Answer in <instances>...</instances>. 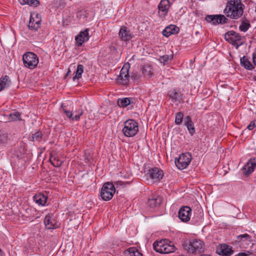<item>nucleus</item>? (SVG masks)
<instances>
[{"label": "nucleus", "mask_w": 256, "mask_h": 256, "mask_svg": "<svg viewBox=\"0 0 256 256\" xmlns=\"http://www.w3.org/2000/svg\"><path fill=\"white\" fill-rule=\"evenodd\" d=\"M236 242L242 248H248L253 245L252 237L248 234L238 236Z\"/></svg>", "instance_id": "1a4fd4ad"}, {"label": "nucleus", "mask_w": 256, "mask_h": 256, "mask_svg": "<svg viewBox=\"0 0 256 256\" xmlns=\"http://www.w3.org/2000/svg\"><path fill=\"white\" fill-rule=\"evenodd\" d=\"M191 160L192 155L190 153L182 154L178 159H176L175 164L178 169L183 170L189 165Z\"/></svg>", "instance_id": "6e6552de"}, {"label": "nucleus", "mask_w": 256, "mask_h": 256, "mask_svg": "<svg viewBox=\"0 0 256 256\" xmlns=\"http://www.w3.org/2000/svg\"><path fill=\"white\" fill-rule=\"evenodd\" d=\"M142 72L144 76H151L153 74L152 68L148 65H145L142 68Z\"/></svg>", "instance_id": "bb28decb"}, {"label": "nucleus", "mask_w": 256, "mask_h": 256, "mask_svg": "<svg viewBox=\"0 0 256 256\" xmlns=\"http://www.w3.org/2000/svg\"><path fill=\"white\" fill-rule=\"evenodd\" d=\"M244 6L240 0H230L224 9L226 16L232 19H238L244 13Z\"/></svg>", "instance_id": "f257e3e1"}, {"label": "nucleus", "mask_w": 256, "mask_h": 256, "mask_svg": "<svg viewBox=\"0 0 256 256\" xmlns=\"http://www.w3.org/2000/svg\"><path fill=\"white\" fill-rule=\"evenodd\" d=\"M83 114V111L82 110H81L78 114V115L80 117L81 116H82Z\"/></svg>", "instance_id": "3c124183"}, {"label": "nucleus", "mask_w": 256, "mask_h": 256, "mask_svg": "<svg viewBox=\"0 0 256 256\" xmlns=\"http://www.w3.org/2000/svg\"><path fill=\"white\" fill-rule=\"evenodd\" d=\"M162 198L160 196H152L149 198L148 201V205L152 208L157 207L161 204Z\"/></svg>", "instance_id": "aec40b11"}, {"label": "nucleus", "mask_w": 256, "mask_h": 256, "mask_svg": "<svg viewBox=\"0 0 256 256\" xmlns=\"http://www.w3.org/2000/svg\"><path fill=\"white\" fill-rule=\"evenodd\" d=\"M28 5L32 6H38L40 4V2L38 0H28Z\"/></svg>", "instance_id": "ea45409f"}, {"label": "nucleus", "mask_w": 256, "mask_h": 256, "mask_svg": "<svg viewBox=\"0 0 256 256\" xmlns=\"http://www.w3.org/2000/svg\"><path fill=\"white\" fill-rule=\"evenodd\" d=\"M34 22H36V24H40V20L38 18H37V20H34Z\"/></svg>", "instance_id": "8fccbe9b"}, {"label": "nucleus", "mask_w": 256, "mask_h": 256, "mask_svg": "<svg viewBox=\"0 0 256 256\" xmlns=\"http://www.w3.org/2000/svg\"><path fill=\"white\" fill-rule=\"evenodd\" d=\"M250 26V25L248 22L243 21L240 26L239 28L240 31L246 32L248 30Z\"/></svg>", "instance_id": "c9c22d12"}, {"label": "nucleus", "mask_w": 256, "mask_h": 256, "mask_svg": "<svg viewBox=\"0 0 256 256\" xmlns=\"http://www.w3.org/2000/svg\"><path fill=\"white\" fill-rule=\"evenodd\" d=\"M256 166V159L255 158H250L242 168L243 173L246 176H248L254 171Z\"/></svg>", "instance_id": "2eb2a0df"}, {"label": "nucleus", "mask_w": 256, "mask_h": 256, "mask_svg": "<svg viewBox=\"0 0 256 256\" xmlns=\"http://www.w3.org/2000/svg\"><path fill=\"white\" fill-rule=\"evenodd\" d=\"M8 135L7 134H0V144H5L8 142Z\"/></svg>", "instance_id": "4c0bfd02"}, {"label": "nucleus", "mask_w": 256, "mask_h": 256, "mask_svg": "<svg viewBox=\"0 0 256 256\" xmlns=\"http://www.w3.org/2000/svg\"><path fill=\"white\" fill-rule=\"evenodd\" d=\"M70 70L69 69L68 72L66 73V76H68L70 74Z\"/></svg>", "instance_id": "603ef678"}, {"label": "nucleus", "mask_w": 256, "mask_h": 256, "mask_svg": "<svg viewBox=\"0 0 256 256\" xmlns=\"http://www.w3.org/2000/svg\"><path fill=\"white\" fill-rule=\"evenodd\" d=\"M256 127L255 122L254 121H252L250 124L248 126L247 128L249 130H252Z\"/></svg>", "instance_id": "79ce46f5"}, {"label": "nucleus", "mask_w": 256, "mask_h": 256, "mask_svg": "<svg viewBox=\"0 0 256 256\" xmlns=\"http://www.w3.org/2000/svg\"><path fill=\"white\" fill-rule=\"evenodd\" d=\"M130 78L134 82L138 84L141 80L142 76L140 72H134L132 74Z\"/></svg>", "instance_id": "473e14b6"}, {"label": "nucleus", "mask_w": 256, "mask_h": 256, "mask_svg": "<svg viewBox=\"0 0 256 256\" xmlns=\"http://www.w3.org/2000/svg\"><path fill=\"white\" fill-rule=\"evenodd\" d=\"M50 161L52 165L54 167L58 168L62 164V161L60 160L58 157L52 156L50 158Z\"/></svg>", "instance_id": "c85d7f7f"}, {"label": "nucleus", "mask_w": 256, "mask_h": 256, "mask_svg": "<svg viewBox=\"0 0 256 256\" xmlns=\"http://www.w3.org/2000/svg\"><path fill=\"white\" fill-rule=\"evenodd\" d=\"M24 66L30 69L34 68L38 63V56L33 52H27L22 57Z\"/></svg>", "instance_id": "423d86ee"}, {"label": "nucleus", "mask_w": 256, "mask_h": 256, "mask_svg": "<svg viewBox=\"0 0 256 256\" xmlns=\"http://www.w3.org/2000/svg\"><path fill=\"white\" fill-rule=\"evenodd\" d=\"M28 0H20V2L22 4H28Z\"/></svg>", "instance_id": "a18cd8bd"}, {"label": "nucleus", "mask_w": 256, "mask_h": 256, "mask_svg": "<svg viewBox=\"0 0 256 256\" xmlns=\"http://www.w3.org/2000/svg\"><path fill=\"white\" fill-rule=\"evenodd\" d=\"M48 198L42 194L38 193L33 196L34 201L38 205L44 206L47 202Z\"/></svg>", "instance_id": "4be33fe9"}, {"label": "nucleus", "mask_w": 256, "mask_h": 256, "mask_svg": "<svg viewBox=\"0 0 256 256\" xmlns=\"http://www.w3.org/2000/svg\"><path fill=\"white\" fill-rule=\"evenodd\" d=\"M154 250L159 253L169 254L175 250V247L173 244H168L166 240H162L160 241L154 242L153 244Z\"/></svg>", "instance_id": "7ed1b4c3"}, {"label": "nucleus", "mask_w": 256, "mask_h": 256, "mask_svg": "<svg viewBox=\"0 0 256 256\" xmlns=\"http://www.w3.org/2000/svg\"><path fill=\"white\" fill-rule=\"evenodd\" d=\"M54 220L49 216H46L44 220V223L48 229L54 228Z\"/></svg>", "instance_id": "a878e982"}, {"label": "nucleus", "mask_w": 256, "mask_h": 256, "mask_svg": "<svg viewBox=\"0 0 256 256\" xmlns=\"http://www.w3.org/2000/svg\"><path fill=\"white\" fill-rule=\"evenodd\" d=\"M63 110L64 111V112L66 114V116L70 118H72V114L71 112L70 111H68L67 110H66V109H64V108H63Z\"/></svg>", "instance_id": "37998d69"}, {"label": "nucleus", "mask_w": 256, "mask_h": 256, "mask_svg": "<svg viewBox=\"0 0 256 256\" xmlns=\"http://www.w3.org/2000/svg\"><path fill=\"white\" fill-rule=\"evenodd\" d=\"M33 18H30V22L28 25V28L35 31L38 30L40 28V24H36V22H34V20H32Z\"/></svg>", "instance_id": "72a5a7b5"}, {"label": "nucleus", "mask_w": 256, "mask_h": 256, "mask_svg": "<svg viewBox=\"0 0 256 256\" xmlns=\"http://www.w3.org/2000/svg\"><path fill=\"white\" fill-rule=\"evenodd\" d=\"M179 30L178 27L175 25L171 24L164 29L162 32V34L166 37H168L171 34H178Z\"/></svg>", "instance_id": "6ab92c4d"}, {"label": "nucleus", "mask_w": 256, "mask_h": 256, "mask_svg": "<svg viewBox=\"0 0 256 256\" xmlns=\"http://www.w3.org/2000/svg\"><path fill=\"white\" fill-rule=\"evenodd\" d=\"M88 28L85 30L84 31L80 32L78 36L76 38V42L77 46H80L82 44L88 40L89 39Z\"/></svg>", "instance_id": "dca6fc26"}, {"label": "nucleus", "mask_w": 256, "mask_h": 256, "mask_svg": "<svg viewBox=\"0 0 256 256\" xmlns=\"http://www.w3.org/2000/svg\"><path fill=\"white\" fill-rule=\"evenodd\" d=\"M84 72V66L82 64H78L77 66V70L76 72L75 76L73 77V80L79 79L82 76V74Z\"/></svg>", "instance_id": "2f4dec72"}, {"label": "nucleus", "mask_w": 256, "mask_h": 256, "mask_svg": "<svg viewBox=\"0 0 256 256\" xmlns=\"http://www.w3.org/2000/svg\"><path fill=\"white\" fill-rule=\"evenodd\" d=\"M184 246L188 252L192 254H200L204 250V244L200 240H191L188 242H184Z\"/></svg>", "instance_id": "f03ea898"}, {"label": "nucleus", "mask_w": 256, "mask_h": 256, "mask_svg": "<svg viewBox=\"0 0 256 256\" xmlns=\"http://www.w3.org/2000/svg\"><path fill=\"white\" fill-rule=\"evenodd\" d=\"M200 256H210L208 255V254H201Z\"/></svg>", "instance_id": "864d4df0"}, {"label": "nucleus", "mask_w": 256, "mask_h": 256, "mask_svg": "<svg viewBox=\"0 0 256 256\" xmlns=\"http://www.w3.org/2000/svg\"><path fill=\"white\" fill-rule=\"evenodd\" d=\"M115 192L116 188L113 183L107 182L102 188L100 196L104 200L108 201L112 198Z\"/></svg>", "instance_id": "39448f33"}, {"label": "nucleus", "mask_w": 256, "mask_h": 256, "mask_svg": "<svg viewBox=\"0 0 256 256\" xmlns=\"http://www.w3.org/2000/svg\"><path fill=\"white\" fill-rule=\"evenodd\" d=\"M218 24H226L228 22V19L226 18L224 15L219 14L218 15Z\"/></svg>", "instance_id": "58836bf2"}, {"label": "nucleus", "mask_w": 256, "mask_h": 256, "mask_svg": "<svg viewBox=\"0 0 256 256\" xmlns=\"http://www.w3.org/2000/svg\"><path fill=\"white\" fill-rule=\"evenodd\" d=\"M2 90L1 88H0V92Z\"/></svg>", "instance_id": "5fc2aeb1"}, {"label": "nucleus", "mask_w": 256, "mask_h": 256, "mask_svg": "<svg viewBox=\"0 0 256 256\" xmlns=\"http://www.w3.org/2000/svg\"><path fill=\"white\" fill-rule=\"evenodd\" d=\"M184 124L186 126L190 134L192 136L195 133L196 131L194 122L189 116H186L184 118Z\"/></svg>", "instance_id": "412c9836"}, {"label": "nucleus", "mask_w": 256, "mask_h": 256, "mask_svg": "<svg viewBox=\"0 0 256 256\" xmlns=\"http://www.w3.org/2000/svg\"><path fill=\"white\" fill-rule=\"evenodd\" d=\"M80 117L78 114H76L74 116H72V120H78L80 119Z\"/></svg>", "instance_id": "c03bdc74"}, {"label": "nucleus", "mask_w": 256, "mask_h": 256, "mask_svg": "<svg viewBox=\"0 0 256 256\" xmlns=\"http://www.w3.org/2000/svg\"><path fill=\"white\" fill-rule=\"evenodd\" d=\"M170 98L173 102H180L182 100V96L181 92L176 90H172L168 92Z\"/></svg>", "instance_id": "a211bd4d"}, {"label": "nucleus", "mask_w": 256, "mask_h": 256, "mask_svg": "<svg viewBox=\"0 0 256 256\" xmlns=\"http://www.w3.org/2000/svg\"><path fill=\"white\" fill-rule=\"evenodd\" d=\"M173 55L172 54H166L161 57L162 60H163L164 62H167L168 60H170L172 59Z\"/></svg>", "instance_id": "a19ab883"}, {"label": "nucleus", "mask_w": 256, "mask_h": 256, "mask_svg": "<svg viewBox=\"0 0 256 256\" xmlns=\"http://www.w3.org/2000/svg\"><path fill=\"white\" fill-rule=\"evenodd\" d=\"M205 19L208 22H211L213 24H218V15H208Z\"/></svg>", "instance_id": "7c9ffc66"}, {"label": "nucleus", "mask_w": 256, "mask_h": 256, "mask_svg": "<svg viewBox=\"0 0 256 256\" xmlns=\"http://www.w3.org/2000/svg\"><path fill=\"white\" fill-rule=\"evenodd\" d=\"M192 213L191 208L188 206L182 207L178 212V218L184 222H187L190 220Z\"/></svg>", "instance_id": "f8f14e48"}, {"label": "nucleus", "mask_w": 256, "mask_h": 256, "mask_svg": "<svg viewBox=\"0 0 256 256\" xmlns=\"http://www.w3.org/2000/svg\"><path fill=\"white\" fill-rule=\"evenodd\" d=\"M130 66L128 63L125 64L120 71L119 76H118L116 82L118 84L127 86L129 83V69Z\"/></svg>", "instance_id": "0eeeda50"}, {"label": "nucleus", "mask_w": 256, "mask_h": 256, "mask_svg": "<svg viewBox=\"0 0 256 256\" xmlns=\"http://www.w3.org/2000/svg\"><path fill=\"white\" fill-rule=\"evenodd\" d=\"M224 38L226 41L232 44L236 48L242 44V42H240L241 39V36L239 34L235 32L230 31L228 32L225 34Z\"/></svg>", "instance_id": "9d476101"}, {"label": "nucleus", "mask_w": 256, "mask_h": 256, "mask_svg": "<svg viewBox=\"0 0 256 256\" xmlns=\"http://www.w3.org/2000/svg\"><path fill=\"white\" fill-rule=\"evenodd\" d=\"M10 119L11 120H20V114L18 112H14L10 114Z\"/></svg>", "instance_id": "e433bc0d"}, {"label": "nucleus", "mask_w": 256, "mask_h": 256, "mask_svg": "<svg viewBox=\"0 0 256 256\" xmlns=\"http://www.w3.org/2000/svg\"><path fill=\"white\" fill-rule=\"evenodd\" d=\"M10 84V80L8 76H4L0 78V88L2 90L9 86Z\"/></svg>", "instance_id": "393cba45"}, {"label": "nucleus", "mask_w": 256, "mask_h": 256, "mask_svg": "<svg viewBox=\"0 0 256 256\" xmlns=\"http://www.w3.org/2000/svg\"><path fill=\"white\" fill-rule=\"evenodd\" d=\"M138 130V123L133 120H128L124 123L122 132L127 137H132L135 136Z\"/></svg>", "instance_id": "20e7f679"}, {"label": "nucleus", "mask_w": 256, "mask_h": 256, "mask_svg": "<svg viewBox=\"0 0 256 256\" xmlns=\"http://www.w3.org/2000/svg\"><path fill=\"white\" fill-rule=\"evenodd\" d=\"M240 62L241 66L244 67L245 68L248 70H252L254 68L252 64H251L250 61L248 60V58L246 56H244L243 57L241 58Z\"/></svg>", "instance_id": "b1692460"}, {"label": "nucleus", "mask_w": 256, "mask_h": 256, "mask_svg": "<svg viewBox=\"0 0 256 256\" xmlns=\"http://www.w3.org/2000/svg\"><path fill=\"white\" fill-rule=\"evenodd\" d=\"M253 62L254 64L256 66V54L253 56Z\"/></svg>", "instance_id": "09e8293b"}, {"label": "nucleus", "mask_w": 256, "mask_h": 256, "mask_svg": "<svg viewBox=\"0 0 256 256\" xmlns=\"http://www.w3.org/2000/svg\"><path fill=\"white\" fill-rule=\"evenodd\" d=\"M248 254L244 252H240L235 256H247Z\"/></svg>", "instance_id": "49530a36"}, {"label": "nucleus", "mask_w": 256, "mask_h": 256, "mask_svg": "<svg viewBox=\"0 0 256 256\" xmlns=\"http://www.w3.org/2000/svg\"><path fill=\"white\" fill-rule=\"evenodd\" d=\"M130 100L128 98H119L117 102L118 106L120 107H126L130 104Z\"/></svg>", "instance_id": "c756f323"}, {"label": "nucleus", "mask_w": 256, "mask_h": 256, "mask_svg": "<svg viewBox=\"0 0 256 256\" xmlns=\"http://www.w3.org/2000/svg\"><path fill=\"white\" fill-rule=\"evenodd\" d=\"M118 36L122 40L128 41L132 38V35L128 28L125 26H122L118 33Z\"/></svg>", "instance_id": "f3484780"}, {"label": "nucleus", "mask_w": 256, "mask_h": 256, "mask_svg": "<svg viewBox=\"0 0 256 256\" xmlns=\"http://www.w3.org/2000/svg\"><path fill=\"white\" fill-rule=\"evenodd\" d=\"M124 256H142V254L136 248H130L123 252Z\"/></svg>", "instance_id": "5701e85b"}, {"label": "nucleus", "mask_w": 256, "mask_h": 256, "mask_svg": "<svg viewBox=\"0 0 256 256\" xmlns=\"http://www.w3.org/2000/svg\"><path fill=\"white\" fill-rule=\"evenodd\" d=\"M216 252L223 256H230L234 253L232 248L226 244H220L216 248Z\"/></svg>", "instance_id": "ddd939ff"}, {"label": "nucleus", "mask_w": 256, "mask_h": 256, "mask_svg": "<svg viewBox=\"0 0 256 256\" xmlns=\"http://www.w3.org/2000/svg\"><path fill=\"white\" fill-rule=\"evenodd\" d=\"M43 133L41 131H38L33 134L30 137L31 140L40 142L42 140Z\"/></svg>", "instance_id": "cd10ccee"}, {"label": "nucleus", "mask_w": 256, "mask_h": 256, "mask_svg": "<svg viewBox=\"0 0 256 256\" xmlns=\"http://www.w3.org/2000/svg\"><path fill=\"white\" fill-rule=\"evenodd\" d=\"M184 119V114L181 112L176 113L174 122L176 124H180Z\"/></svg>", "instance_id": "f704fd0d"}, {"label": "nucleus", "mask_w": 256, "mask_h": 256, "mask_svg": "<svg viewBox=\"0 0 256 256\" xmlns=\"http://www.w3.org/2000/svg\"><path fill=\"white\" fill-rule=\"evenodd\" d=\"M148 174L154 182H158L162 178L164 172L158 168H154L148 170Z\"/></svg>", "instance_id": "9b49d317"}, {"label": "nucleus", "mask_w": 256, "mask_h": 256, "mask_svg": "<svg viewBox=\"0 0 256 256\" xmlns=\"http://www.w3.org/2000/svg\"><path fill=\"white\" fill-rule=\"evenodd\" d=\"M170 6L168 0H161L158 6V13L161 18H164L168 14Z\"/></svg>", "instance_id": "4468645a"}, {"label": "nucleus", "mask_w": 256, "mask_h": 256, "mask_svg": "<svg viewBox=\"0 0 256 256\" xmlns=\"http://www.w3.org/2000/svg\"><path fill=\"white\" fill-rule=\"evenodd\" d=\"M122 181H116L114 182V184L116 186L120 185H122Z\"/></svg>", "instance_id": "de8ad7c7"}]
</instances>
